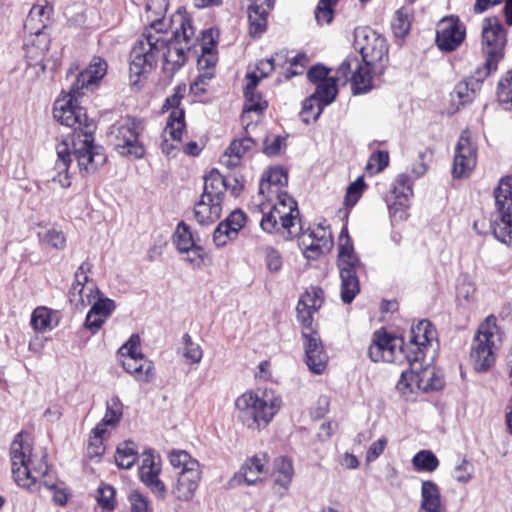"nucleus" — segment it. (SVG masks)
<instances>
[{
  "instance_id": "nucleus-19",
  "label": "nucleus",
  "mask_w": 512,
  "mask_h": 512,
  "mask_svg": "<svg viewBox=\"0 0 512 512\" xmlns=\"http://www.w3.org/2000/svg\"><path fill=\"white\" fill-rule=\"evenodd\" d=\"M162 471L160 456L153 450H146L141 455L139 476L141 481L159 499H164L167 494L165 484L159 479Z\"/></svg>"
},
{
  "instance_id": "nucleus-18",
  "label": "nucleus",
  "mask_w": 512,
  "mask_h": 512,
  "mask_svg": "<svg viewBox=\"0 0 512 512\" xmlns=\"http://www.w3.org/2000/svg\"><path fill=\"white\" fill-rule=\"evenodd\" d=\"M338 74H341V82L345 84L348 81L349 73L352 90L354 94L366 93L372 88V73L374 68L365 63H361L357 57H347L339 66Z\"/></svg>"
},
{
  "instance_id": "nucleus-50",
  "label": "nucleus",
  "mask_w": 512,
  "mask_h": 512,
  "mask_svg": "<svg viewBox=\"0 0 512 512\" xmlns=\"http://www.w3.org/2000/svg\"><path fill=\"white\" fill-rule=\"evenodd\" d=\"M413 195L412 183L406 174L396 177L393 190L387 198H393L410 202Z\"/></svg>"
},
{
  "instance_id": "nucleus-42",
  "label": "nucleus",
  "mask_w": 512,
  "mask_h": 512,
  "mask_svg": "<svg viewBox=\"0 0 512 512\" xmlns=\"http://www.w3.org/2000/svg\"><path fill=\"white\" fill-rule=\"evenodd\" d=\"M56 67L57 61L36 63H33V61H26L24 79L28 84L33 85L37 82L42 81L45 78L47 70H53Z\"/></svg>"
},
{
  "instance_id": "nucleus-8",
  "label": "nucleus",
  "mask_w": 512,
  "mask_h": 512,
  "mask_svg": "<svg viewBox=\"0 0 512 512\" xmlns=\"http://www.w3.org/2000/svg\"><path fill=\"white\" fill-rule=\"evenodd\" d=\"M360 260L356 255L346 227L342 228L338 242L337 267L340 276V297L343 303L350 304L360 292L357 269Z\"/></svg>"
},
{
  "instance_id": "nucleus-5",
  "label": "nucleus",
  "mask_w": 512,
  "mask_h": 512,
  "mask_svg": "<svg viewBox=\"0 0 512 512\" xmlns=\"http://www.w3.org/2000/svg\"><path fill=\"white\" fill-rule=\"evenodd\" d=\"M172 36H166L164 49L160 53L163 60V71L172 77L185 63L186 53L196 47L199 39L191 17L186 11L179 9L169 20Z\"/></svg>"
},
{
  "instance_id": "nucleus-46",
  "label": "nucleus",
  "mask_w": 512,
  "mask_h": 512,
  "mask_svg": "<svg viewBox=\"0 0 512 512\" xmlns=\"http://www.w3.org/2000/svg\"><path fill=\"white\" fill-rule=\"evenodd\" d=\"M497 209H512V176L503 177L494 191Z\"/></svg>"
},
{
  "instance_id": "nucleus-61",
  "label": "nucleus",
  "mask_w": 512,
  "mask_h": 512,
  "mask_svg": "<svg viewBox=\"0 0 512 512\" xmlns=\"http://www.w3.org/2000/svg\"><path fill=\"white\" fill-rule=\"evenodd\" d=\"M91 315L98 314L102 318H108L115 309V303L109 298H100L99 295L92 300Z\"/></svg>"
},
{
  "instance_id": "nucleus-23",
  "label": "nucleus",
  "mask_w": 512,
  "mask_h": 512,
  "mask_svg": "<svg viewBox=\"0 0 512 512\" xmlns=\"http://www.w3.org/2000/svg\"><path fill=\"white\" fill-rule=\"evenodd\" d=\"M436 335V330L428 320H420L416 325H412L406 359L424 360L425 351L436 340Z\"/></svg>"
},
{
  "instance_id": "nucleus-6",
  "label": "nucleus",
  "mask_w": 512,
  "mask_h": 512,
  "mask_svg": "<svg viewBox=\"0 0 512 512\" xmlns=\"http://www.w3.org/2000/svg\"><path fill=\"white\" fill-rule=\"evenodd\" d=\"M281 397L271 389L246 391L235 400L237 417L250 430L265 428L280 410Z\"/></svg>"
},
{
  "instance_id": "nucleus-30",
  "label": "nucleus",
  "mask_w": 512,
  "mask_h": 512,
  "mask_svg": "<svg viewBox=\"0 0 512 512\" xmlns=\"http://www.w3.org/2000/svg\"><path fill=\"white\" fill-rule=\"evenodd\" d=\"M246 215L240 210H235L227 219L218 224L213 232V241L217 247L225 246L228 240L235 238L240 229L245 225Z\"/></svg>"
},
{
  "instance_id": "nucleus-51",
  "label": "nucleus",
  "mask_w": 512,
  "mask_h": 512,
  "mask_svg": "<svg viewBox=\"0 0 512 512\" xmlns=\"http://www.w3.org/2000/svg\"><path fill=\"white\" fill-rule=\"evenodd\" d=\"M268 12L248 8L249 33L251 36H259L266 30Z\"/></svg>"
},
{
  "instance_id": "nucleus-22",
  "label": "nucleus",
  "mask_w": 512,
  "mask_h": 512,
  "mask_svg": "<svg viewBox=\"0 0 512 512\" xmlns=\"http://www.w3.org/2000/svg\"><path fill=\"white\" fill-rule=\"evenodd\" d=\"M466 28L456 16L442 18L437 24L436 43L442 51H453L464 41Z\"/></svg>"
},
{
  "instance_id": "nucleus-27",
  "label": "nucleus",
  "mask_w": 512,
  "mask_h": 512,
  "mask_svg": "<svg viewBox=\"0 0 512 512\" xmlns=\"http://www.w3.org/2000/svg\"><path fill=\"white\" fill-rule=\"evenodd\" d=\"M92 264L88 261L83 262L75 272V279L71 287V296L73 299L79 297L82 307L90 305L92 300L100 294L97 286L90 281L88 273L91 271Z\"/></svg>"
},
{
  "instance_id": "nucleus-45",
  "label": "nucleus",
  "mask_w": 512,
  "mask_h": 512,
  "mask_svg": "<svg viewBox=\"0 0 512 512\" xmlns=\"http://www.w3.org/2000/svg\"><path fill=\"white\" fill-rule=\"evenodd\" d=\"M173 242L180 253H190V250L197 246L189 226L184 222L177 225Z\"/></svg>"
},
{
  "instance_id": "nucleus-48",
  "label": "nucleus",
  "mask_w": 512,
  "mask_h": 512,
  "mask_svg": "<svg viewBox=\"0 0 512 512\" xmlns=\"http://www.w3.org/2000/svg\"><path fill=\"white\" fill-rule=\"evenodd\" d=\"M284 195H289L286 189L271 185L267 181H260L258 192V203L264 202L270 204L284 200Z\"/></svg>"
},
{
  "instance_id": "nucleus-53",
  "label": "nucleus",
  "mask_w": 512,
  "mask_h": 512,
  "mask_svg": "<svg viewBox=\"0 0 512 512\" xmlns=\"http://www.w3.org/2000/svg\"><path fill=\"white\" fill-rule=\"evenodd\" d=\"M168 8V0H146V12L148 18L154 17L151 23L160 19L164 24V31H168L169 24L165 23L164 15Z\"/></svg>"
},
{
  "instance_id": "nucleus-60",
  "label": "nucleus",
  "mask_w": 512,
  "mask_h": 512,
  "mask_svg": "<svg viewBox=\"0 0 512 512\" xmlns=\"http://www.w3.org/2000/svg\"><path fill=\"white\" fill-rule=\"evenodd\" d=\"M497 96L500 103L512 106V69L509 70L497 89Z\"/></svg>"
},
{
  "instance_id": "nucleus-39",
  "label": "nucleus",
  "mask_w": 512,
  "mask_h": 512,
  "mask_svg": "<svg viewBox=\"0 0 512 512\" xmlns=\"http://www.w3.org/2000/svg\"><path fill=\"white\" fill-rule=\"evenodd\" d=\"M30 323L37 332L51 330L58 324L57 313L46 307H37L32 312Z\"/></svg>"
},
{
  "instance_id": "nucleus-1",
  "label": "nucleus",
  "mask_w": 512,
  "mask_h": 512,
  "mask_svg": "<svg viewBox=\"0 0 512 512\" xmlns=\"http://www.w3.org/2000/svg\"><path fill=\"white\" fill-rule=\"evenodd\" d=\"M106 73V61L101 57H93L87 68L75 76L69 92L55 101L53 116L62 125L74 129L71 139L76 134L94 132L95 125L87 117L85 109L76 104L77 97L84 95L85 91H93Z\"/></svg>"
},
{
  "instance_id": "nucleus-57",
  "label": "nucleus",
  "mask_w": 512,
  "mask_h": 512,
  "mask_svg": "<svg viewBox=\"0 0 512 512\" xmlns=\"http://www.w3.org/2000/svg\"><path fill=\"white\" fill-rule=\"evenodd\" d=\"M261 181H267L271 185L286 189L288 184L287 171L282 167H272L263 175Z\"/></svg>"
},
{
  "instance_id": "nucleus-56",
  "label": "nucleus",
  "mask_w": 512,
  "mask_h": 512,
  "mask_svg": "<svg viewBox=\"0 0 512 512\" xmlns=\"http://www.w3.org/2000/svg\"><path fill=\"white\" fill-rule=\"evenodd\" d=\"M389 164V154L386 151H377L373 153L366 164V171L373 175L383 171Z\"/></svg>"
},
{
  "instance_id": "nucleus-37",
  "label": "nucleus",
  "mask_w": 512,
  "mask_h": 512,
  "mask_svg": "<svg viewBox=\"0 0 512 512\" xmlns=\"http://www.w3.org/2000/svg\"><path fill=\"white\" fill-rule=\"evenodd\" d=\"M169 462L175 470V475H185L192 471H201V465L185 450H173L168 455Z\"/></svg>"
},
{
  "instance_id": "nucleus-38",
  "label": "nucleus",
  "mask_w": 512,
  "mask_h": 512,
  "mask_svg": "<svg viewBox=\"0 0 512 512\" xmlns=\"http://www.w3.org/2000/svg\"><path fill=\"white\" fill-rule=\"evenodd\" d=\"M123 415V404L116 396L106 402V412L101 422L96 425V431L107 432L106 427H115L120 422Z\"/></svg>"
},
{
  "instance_id": "nucleus-14",
  "label": "nucleus",
  "mask_w": 512,
  "mask_h": 512,
  "mask_svg": "<svg viewBox=\"0 0 512 512\" xmlns=\"http://www.w3.org/2000/svg\"><path fill=\"white\" fill-rule=\"evenodd\" d=\"M354 46L362 56L363 63L374 68L381 74L388 60L386 40L369 28H358L355 31Z\"/></svg>"
},
{
  "instance_id": "nucleus-59",
  "label": "nucleus",
  "mask_w": 512,
  "mask_h": 512,
  "mask_svg": "<svg viewBox=\"0 0 512 512\" xmlns=\"http://www.w3.org/2000/svg\"><path fill=\"white\" fill-rule=\"evenodd\" d=\"M365 183L363 180V177H358L354 182H352L346 191L345 195V205L347 207H353L356 205V203L361 198L364 190H365Z\"/></svg>"
},
{
  "instance_id": "nucleus-62",
  "label": "nucleus",
  "mask_w": 512,
  "mask_h": 512,
  "mask_svg": "<svg viewBox=\"0 0 512 512\" xmlns=\"http://www.w3.org/2000/svg\"><path fill=\"white\" fill-rule=\"evenodd\" d=\"M336 4L333 0H320L316 10L315 18L319 24H329L333 19V6Z\"/></svg>"
},
{
  "instance_id": "nucleus-13",
  "label": "nucleus",
  "mask_w": 512,
  "mask_h": 512,
  "mask_svg": "<svg viewBox=\"0 0 512 512\" xmlns=\"http://www.w3.org/2000/svg\"><path fill=\"white\" fill-rule=\"evenodd\" d=\"M329 70L324 66L316 65L307 72V78L316 85L315 92L304 102L303 110L307 112L316 106L313 119L316 120L324 106L331 104L337 95L336 82L341 80V74L336 77L328 76Z\"/></svg>"
},
{
  "instance_id": "nucleus-41",
  "label": "nucleus",
  "mask_w": 512,
  "mask_h": 512,
  "mask_svg": "<svg viewBox=\"0 0 512 512\" xmlns=\"http://www.w3.org/2000/svg\"><path fill=\"white\" fill-rule=\"evenodd\" d=\"M199 46L202 55L198 59V66L202 69L212 70V67L215 65L216 57L212 53L213 46L215 42L213 40V31L211 29L202 31L201 41L196 43V46Z\"/></svg>"
},
{
  "instance_id": "nucleus-55",
  "label": "nucleus",
  "mask_w": 512,
  "mask_h": 512,
  "mask_svg": "<svg viewBox=\"0 0 512 512\" xmlns=\"http://www.w3.org/2000/svg\"><path fill=\"white\" fill-rule=\"evenodd\" d=\"M115 490L110 485H101L97 490V503L103 512H113L115 508Z\"/></svg>"
},
{
  "instance_id": "nucleus-15",
  "label": "nucleus",
  "mask_w": 512,
  "mask_h": 512,
  "mask_svg": "<svg viewBox=\"0 0 512 512\" xmlns=\"http://www.w3.org/2000/svg\"><path fill=\"white\" fill-rule=\"evenodd\" d=\"M142 121L127 117L116 122L110 130V136L117 152L141 158L144 148L139 142V134L143 131Z\"/></svg>"
},
{
  "instance_id": "nucleus-20",
  "label": "nucleus",
  "mask_w": 512,
  "mask_h": 512,
  "mask_svg": "<svg viewBox=\"0 0 512 512\" xmlns=\"http://www.w3.org/2000/svg\"><path fill=\"white\" fill-rule=\"evenodd\" d=\"M477 147L468 129L462 131L455 149L452 173L455 178L467 177L475 168Z\"/></svg>"
},
{
  "instance_id": "nucleus-16",
  "label": "nucleus",
  "mask_w": 512,
  "mask_h": 512,
  "mask_svg": "<svg viewBox=\"0 0 512 512\" xmlns=\"http://www.w3.org/2000/svg\"><path fill=\"white\" fill-rule=\"evenodd\" d=\"M140 338L132 335L118 351L121 364L127 373L131 374L137 381L149 383L154 377V366L140 351Z\"/></svg>"
},
{
  "instance_id": "nucleus-26",
  "label": "nucleus",
  "mask_w": 512,
  "mask_h": 512,
  "mask_svg": "<svg viewBox=\"0 0 512 512\" xmlns=\"http://www.w3.org/2000/svg\"><path fill=\"white\" fill-rule=\"evenodd\" d=\"M324 292L321 288L312 286L301 295L296 306L297 319L303 330H311L313 315L321 308Z\"/></svg>"
},
{
  "instance_id": "nucleus-12",
  "label": "nucleus",
  "mask_w": 512,
  "mask_h": 512,
  "mask_svg": "<svg viewBox=\"0 0 512 512\" xmlns=\"http://www.w3.org/2000/svg\"><path fill=\"white\" fill-rule=\"evenodd\" d=\"M506 44V33L496 17L486 18L482 26V50L486 61L482 68L477 69V79H485L491 72L497 70L498 62L503 57Z\"/></svg>"
},
{
  "instance_id": "nucleus-33",
  "label": "nucleus",
  "mask_w": 512,
  "mask_h": 512,
  "mask_svg": "<svg viewBox=\"0 0 512 512\" xmlns=\"http://www.w3.org/2000/svg\"><path fill=\"white\" fill-rule=\"evenodd\" d=\"M253 146L254 141L250 137L236 139L231 142L219 161L227 168H235L240 165L242 157L250 151Z\"/></svg>"
},
{
  "instance_id": "nucleus-10",
  "label": "nucleus",
  "mask_w": 512,
  "mask_h": 512,
  "mask_svg": "<svg viewBox=\"0 0 512 512\" xmlns=\"http://www.w3.org/2000/svg\"><path fill=\"white\" fill-rule=\"evenodd\" d=\"M185 91V86L175 87L174 93L166 99L162 108L164 112L170 111L161 143L162 152L167 156H174V151L180 148L185 133V113L179 107Z\"/></svg>"
},
{
  "instance_id": "nucleus-49",
  "label": "nucleus",
  "mask_w": 512,
  "mask_h": 512,
  "mask_svg": "<svg viewBox=\"0 0 512 512\" xmlns=\"http://www.w3.org/2000/svg\"><path fill=\"white\" fill-rule=\"evenodd\" d=\"M285 54L282 52L276 53L274 56L268 59L260 60L256 65V70L249 72L248 74H254L257 76L258 82L267 77L272 73L277 65L285 64Z\"/></svg>"
},
{
  "instance_id": "nucleus-58",
  "label": "nucleus",
  "mask_w": 512,
  "mask_h": 512,
  "mask_svg": "<svg viewBox=\"0 0 512 512\" xmlns=\"http://www.w3.org/2000/svg\"><path fill=\"white\" fill-rule=\"evenodd\" d=\"M386 202L390 216L395 221H403L408 217V209L410 207V202L393 198H387Z\"/></svg>"
},
{
  "instance_id": "nucleus-54",
  "label": "nucleus",
  "mask_w": 512,
  "mask_h": 512,
  "mask_svg": "<svg viewBox=\"0 0 512 512\" xmlns=\"http://www.w3.org/2000/svg\"><path fill=\"white\" fill-rule=\"evenodd\" d=\"M183 356L190 364H198L203 357V350L199 344L193 342L189 334L183 335Z\"/></svg>"
},
{
  "instance_id": "nucleus-11",
  "label": "nucleus",
  "mask_w": 512,
  "mask_h": 512,
  "mask_svg": "<svg viewBox=\"0 0 512 512\" xmlns=\"http://www.w3.org/2000/svg\"><path fill=\"white\" fill-rule=\"evenodd\" d=\"M407 361L410 364V369L401 373V377L396 384L397 390L403 397L409 398L419 391L427 392L443 387V379L434 367L430 365L423 367L421 363L423 360L412 361V359H407Z\"/></svg>"
},
{
  "instance_id": "nucleus-36",
  "label": "nucleus",
  "mask_w": 512,
  "mask_h": 512,
  "mask_svg": "<svg viewBox=\"0 0 512 512\" xmlns=\"http://www.w3.org/2000/svg\"><path fill=\"white\" fill-rule=\"evenodd\" d=\"M492 223L493 235L500 242L512 246V209H497Z\"/></svg>"
},
{
  "instance_id": "nucleus-63",
  "label": "nucleus",
  "mask_w": 512,
  "mask_h": 512,
  "mask_svg": "<svg viewBox=\"0 0 512 512\" xmlns=\"http://www.w3.org/2000/svg\"><path fill=\"white\" fill-rule=\"evenodd\" d=\"M265 263L267 269L271 273H278L283 266V257L281 253L272 246H268L264 250Z\"/></svg>"
},
{
  "instance_id": "nucleus-9",
  "label": "nucleus",
  "mask_w": 512,
  "mask_h": 512,
  "mask_svg": "<svg viewBox=\"0 0 512 512\" xmlns=\"http://www.w3.org/2000/svg\"><path fill=\"white\" fill-rule=\"evenodd\" d=\"M501 342L502 333L497 319L489 315L479 325L471 347L470 358L476 371H487L494 365Z\"/></svg>"
},
{
  "instance_id": "nucleus-40",
  "label": "nucleus",
  "mask_w": 512,
  "mask_h": 512,
  "mask_svg": "<svg viewBox=\"0 0 512 512\" xmlns=\"http://www.w3.org/2000/svg\"><path fill=\"white\" fill-rule=\"evenodd\" d=\"M51 13L52 7L48 4L34 5L25 21V28L30 32L44 31Z\"/></svg>"
},
{
  "instance_id": "nucleus-28",
  "label": "nucleus",
  "mask_w": 512,
  "mask_h": 512,
  "mask_svg": "<svg viewBox=\"0 0 512 512\" xmlns=\"http://www.w3.org/2000/svg\"><path fill=\"white\" fill-rule=\"evenodd\" d=\"M51 38L45 31L30 32L29 37L24 44L25 61L53 62L57 61L49 55Z\"/></svg>"
},
{
  "instance_id": "nucleus-52",
  "label": "nucleus",
  "mask_w": 512,
  "mask_h": 512,
  "mask_svg": "<svg viewBox=\"0 0 512 512\" xmlns=\"http://www.w3.org/2000/svg\"><path fill=\"white\" fill-rule=\"evenodd\" d=\"M483 80L484 79H477L476 70L473 78L459 82L455 86L454 92L462 103H468L473 100L476 87L478 86L479 82H482Z\"/></svg>"
},
{
  "instance_id": "nucleus-4",
  "label": "nucleus",
  "mask_w": 512,
  "mask_h": 512,
  "mask_svg": "<svg viewBox=\"0 0 512 512\" xmlns=\"http://www.w3.org/2000/svg\"><path fill=\"white\" fill-rule=\"evenodd\" d=\"M163 21H154L142 33L130 52L129 79L137 89L156 67L166 43Z\"/></svg>"
},
{
  "instance_id": "nucleus-25",
  "label": "nucleus",
  "mask_w": 512,
  "mask_h": 512,
  "mask_svg": "<svg viewBox=\"0 0 512 512\" xmlns=\"http://www.w3.org/2000/svg\"><path fill=\"white\" fill-rule=\"evenodd\" d=\"M302 337L306 365L312 373L322 374L327 367L328 356L318 333L313 329L303 330Z\"/></svg>"
},
{
  "instance_id": "nucleus-24",
  "label": "nucleus",
  "mask_w": 512,
  "mask_h": 512,
  "mask_svg": "<svg viewBox=\"0 0 512 512\" xmlns=\"http://www.w3.org/2000/svg\"><path fill=\"white\" fill-rule=\"evenodd\" d=\"M302 245L304 254L308 259H316L328 253L333 247L332 232L328 225L320 223L303 235Z\"/></svg>"
},
{
  "instance_id": "nucleus-64",
  "label": "nucleus",
  "mask_w": 512,
  "mask_h": 512,
  "mask_svg": "<svg viewBox=\"0 0 512 512\" xmlns=\"http://www.w3.org/2000/svg\"><path fill=\"white\" fill-rule=\"evenodd\" d=\"M391 26L396 37H404L410 30V21L408 15L401 10L396 11Z\"/></svg>"
},
{
  "instance_id": "nucleus-7",
  "label": "nucleus",
  "mask_w": 512,
  "mask_h": 512,
  "mask_svg": "<svg viewBox=\"0 0 512 512\" xmlns=\"http://www.w3.org/2000/svg\"><path fill=\"white\" fill-rule=\"evenodd\" d=\"M262 214L261 229L266 233H287L297 235L301 230L299 210L296 201L290 195H284V200L266 204L257 203Z\"/></svg>"
},
{
  "instance_id": "nucleus-21",
  "label": "nucleus",
  "mask_w": 512,
  "mask_h": 512,
  "mask_svg": "<svg viewBox=\"0 0 512 512\" xmlns=\"http://www.w3.org/2000/svg\"><path fill=\"white\" fill-rule=\"evenodd\" d=\"M258 85L257 76L254 74L246 75V84L244 86L245 103L241 120L247 129L253 122L259 121L261 114L267 109L268 102L262 98V95L256 91Z\"/></svg>"
},
{
  "instance_id": "nucleus-17",
  "label": "nucleus",
  "mask_w": 512,
  "mask_h": 512,
  "mask_svg": "<svg viewBox=\"0 0 512 512\" xmlns=\"http://www.w3.org/2000/svg\"><path fill=\"white\" fill-rule=\"evenodd\" d=\"M369 356L374 362H398L403 357V339L388 334L384 330L374 332L372 342L368 350Z\"/></svg>"
},
{
  "instance_id": "nucleus-35",
  "label": "nucleus",
  "mask_w": 512,
  "mask_h": 512,
  "mask_svg": "<svg viewBox=\"0 0 512 512\" xmlns=\"http://www.w3.org/2000/svg\"><path fill=\"white\" fill-rule=\"evenodd\" d=\"M226 190L227 180L218 170L212 169L204 176V189L201 195L204 199L223 202Z\"/></svg>"
},
{
  "instance_id": "nucleus-2",
  "label": "nucleus",
  "mask_w": 512,
  "mask_h": 512,
  "mask_svg": "<svg viewBox=\"0 0 512 512\" xmlns=\"http://www.w3.org/2000/svg\"><path fill=\"white\" fill-rule=\"evenodd\" d=\"M11 471L14 481L18 486L30 491H40L42 488L53 495V500L58 505H65L68 499L63 483L47 479V466L39 462L34 463L33 447L30 435L19 432L10 446Z\"/></svg>"
},
{
  "instance_id": "nucleus-32",
  "label": "nucleus",
  "mask_w": 512,
  "mask_h": 512,
  "mask_svg": "<svg viewBox=\"0 0 512 512\" xmlns=\"http://www.w3.org/2000/svg\"><path fill=\"white\" fill-rule=\"evenodd\" d=\"M418 512H446L441 501L439 487L431 480L422 482L421 500Z\"/></svg>"
},
{
  "instance_id": "nucleus-44",
  "label": "nucleus",
  "mask_w": 512,
  "mask_h": 512,
  "mask_svg": "<svg viewBox=\"0 0 512 512\" xmlns=\"http://www.w3.org/2000/svg\"><path fill=\"white\" fill-rule=\"evenodd\" d=\"M411 462L417 472L432 473L439 466L438 458L430 450H420L413 456Z\"/></svg>"
},
{
  "instance_id": "nucleus-43",
  "label": "nucleus",
  "mask_w": 512,
  "mask_h": 512,
  "mask_svg": "<svg viewBox=\"0 0 512 512\" xmlns=\"http://www.w3.org/2000/svg\"><path fill=\"white\" fill-rule=\"evenodd\" d=\"M137 458V446L133 441H125L118 445L115 461L119 467L130 469L135 464Z\"/></svg>"
},
{
  "instance_id": "nucleus-47",
  "label": "nucleus",
  "mask_w": 512,
  "mask_h": 512,
  "mask_svg": "<svg viewBox=\"0 0 512 512\" xmlns=\"http://www.w3.org/2000/svg\"><path fill=\"white\" fill-rule=\"evenodd\" d=\"M275 483L281 486L283 489H288L294 469L291 460L285 457H279L275 459Z\"/></svg>"
},
{
  "instance_id": "nucleus-31",
  "label": "nucleus",
  "mask_w": 512,
  "mask_h": 512,
  "mask_svg": "<svg viewBox=\"0 0 512 512\" xmlns=\"http://www.w3.org/2000/svg\"><path fill=\"white\" fill-rule=\"evenodd\" d=\"M202 478L201 471H192L185 475H177L172 487V493L180 501L188 502L193 499Z\"/></svg>"
},
{
  "instance_id": "nucleus-34",
  "label": "nucleus",
  "mask_w": 512,
  "mask_h": 512,
  "mask_svg": "<svg viewBox=\"0 0 512 512\" xmlns=\"http://www.w3.org/2000/svg\"><path fill=\"white\" fill-rule=\"evenodd\" d=\"M222 202L202 196L195 204L194 215L200 225L208 226L215 223L221 217Z\"/></svg>"
},
{
  "instance_id": "nucleus-29",
  "label": "nucleus",
  "mask_w": 512,
  "mask_h": 512,
  "mask_svg": "<svg viewBox=\"0 0 512 512\" xmlns=\"http://www.w3.org/2000/svg\"><path fill=\"white\" fill-rule=\"evenodd\" d=\"M268 459L266 454H258L247 459L240 471L235 474L234 481L238 484L254 485L263 479L268 472Z\"/></svg>"
},
{
  "instance_id": "nucleus-3",
  "label": "nucleus",
  "mask_w": 512,
  "mask_h": 512,
  "mask_svg": "<svg viewBox=\"0 0 512 512\" xmlns=\"http://www.w3.org/2000/svg\"><path fill=\"white\" fill-rule=\"evenodd\" d=\"M93 133L76 134L74 139H64L56 145L57 160L55 170L57 174L52 176V181L62 188L71 185L68 168L71 163V155L77 161L80 172L84 174L94 173L106 162V156L101 147L93 144Z\"/></svg>"
}]
</instances>
